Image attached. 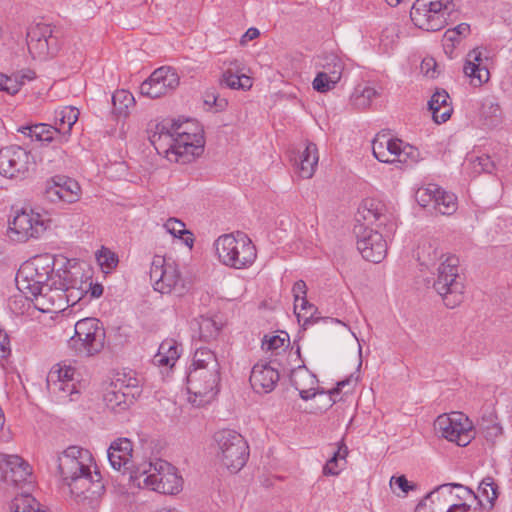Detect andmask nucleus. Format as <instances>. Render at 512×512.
I'll use <instances>...</instances> for the list:
<instances>
[{"label":"nucleus","instance_id":"obj_14","mask_svg":"<svg viewBox=\"0 0 512 512\" xmlns=\"http://www.w3.org/2000/svg\"><path fill=\"white\" fill-rule=\"evenodd\" d=\"M47 227L48 221L40 213L23 209L9 223V234L13 240L25 242L31 238H39Z\"/></svg>","mask_w":512,"mask_h":512},{"label":"nucleus","instance_id":"obj_42","mask_svg":"<svg viewBox=\"0 0 512 512\" xmlns=\"http://www.w3.org/2000/svg\"><path fill=\"white\" fill-rule=\"evenodd\" d=\"M442 256V252L438 251V247L432 243L423 244L418 250V260L427 268L434 265Z\"/></svg>","mask_w":512,"mask_h":512},{"label":"nucleus","instance_id":"obj_13","mask_svg":"<svg viewBox=\"0 0 512 512\" xmlns=\"http://www.w3.org/2000/svg\"><path fill=\"white\" fill-rule=\"evenodd\" d=\"M32 472L29 464L18 455L0 454V480L12 489L31 490Z\"/></svg>","mask_w":512,"mask_h":512},{"label":"nucleus","instance_id":"obj_10","mask_svg":"<svg viewBox=\"0 0 512 512\" xmlns=\"http://www.w3.org/2000/svg\"><path fill=\"white\" fill-rule=\"evenodd\" d=\"M435 431L460 447L467 446L474 438L472 423L461 412L439 415L434 422Z\"/></svg>","mask_w":512,"mask_h":512},{"label":"nucleus","instance_id":"obj_7","mask_svg":"<svg viewBox=\"0 0 512 512\" xmlns=\"http://www.w3.org/2000/svg\"><path fill=\"white\" fill-rule=\"evenodd\" d=\"M433 288L448 308H455L463 300L464 285L459 277V258L449 255L437 268Z\"/></svg>","mask_w":512,"mask_h":512},{"label":"nucleus","instance_id":"obj_28","mask_svg":"<svg viewBox=\"0 0 512 512\" xmlns=\"http://www.w3.org/2000/svg\"><path fill=\"white\" fill-rule=\"evenodd\" d=\"M450 96L444 89H437L428 101V109L432 112L435 123L446 122L452 115L453 108L449 103Z\"/></svg>","mask_w":512,"mask_h":512},{"label":"nucleus","instance_id":"obj_63","mask_svg":"<svg viewBox=\"0 0 512 512\" xmlns=\"http://www.w3.org/2000/svg\"><path fill=\"white\" fill-rule=\"evenodd\" d=\"M243 70H244L243 64L239 60L234 59V60L228 62V67L225 71H231L232 74L241 75V74H243L242 73Z\"/></svg>","mask_w":512,"mask_h":512},{"label":"nucleus","instance_id":"obj_6","mask_svg":"<svg viewBox=\"0 0 512 512\" xmlns=\"http://www.w3.org/2000/svg\"><path fill=\"white\" fill-rule=\"evenodd\" d=\"M217 459L230 473L239 472L249 457V446L245 438L233 429H222L214 434Z\"/></svg>","mask_w":512,"mask_h":512},{"label":"nucleus","instance_id":"obj_43","mask_svg":"<svg viewBox=\"0 0 512 512\" xmlns=\"http://www.w3.org/2000/svg\"><path fill=\"white\" fill-rule=\"evenodd\" d=\"M133 102H134V97L127 90H124V89L117 90L112 95V103H113V107H114V112L118 115H122V114L126 115V113H127L126 110L128 109L129 106H131L133 104Z\"/></svg>","mask_w":512,"mask_h":512},{"label":"nucleus","instance_id":"obj_47","mask_svg":"<svg viewBox=\"0 0 512 512\" xmlns=\"http://www.w3.org/2000/svg\"><path fill=\"white\" fill-rule=\"evenodd\" d=\"M403 142L400 139H393L389 136V147L387 152H389V159L394 162L404 163L406 162V158L408 156V152H406V148H402Z\"/></svg>","mask_w":512,"mask_h":512},{"label":"nucleus","instance_id":"obj_24","mask_svg":"<svg viewBox=\"0 0 512 512\" xmlns=\"http://www.w3.org/2000/svg\"><path fill=\"white\" fill-rule=\"evenodd\" d=\"M290 383L299 392V396L303 400L312 399L317 393L318 379L305 365L291 371Z\"/></svg>","mask_w":512,"mask_h":512},{"label":"nucleus","instance_id":"obj_17","mask_svg":"<svg viewBox=\"0 0 512 512\" xmlns=\"http://www.w3.org/2000/svg\"><path fill=\"white\" fill-rule=\"evenodd\" d=\"M220 366L190 369L187 375V390L195 396L214 397L219 391Z\"/></svg>","mask_w":512,"mask_h":512},{"label":"nucleus","instance_id":"obj_60","mask_svg":"<svg viewBox=\"0 0 512 512\" xmlns=\"http://www.w3.org/2000/svg\"><path fill=\"white\" fill-rule=\"evenodd\" d=\"M436 66V62L433 58H425L423 59L421 63V70L426 75L430 76L431 78L435 77V70L434 67Z\"/></svg>","mask_w":512,"mask_h":512},{"label":"nucleus","instance_id":"obj_23","mask_svg":"<svg viewBox=\"0 0 512 512\" xmlns=\"http://www.w3.org/2000/svg\"><path fill=\"white\" fill-rule=\"evenodd\" d=\"M105 329L102 326L95 327L86 337L69 339V347L77 354L84 356H94L102 351L105 343Z\"/></svg>","mask_w":512,"mask_h":512},{"label":"nucleus","instance_id":"obj_2","mask_svg":"<svg viewBox=\"0 0 512 512\" xmlns=\"http://www.w3.org/2000/svg\"><path fill=\"white\" fill-rule=\"evenodd\" d=\"M186 124L193 127L192 131H184L183 124L174 121L170 130L164 131L165 128L162 127L160 133H155L150 138L156 150H159L157 141L168 140L169 148L165 150V153L170 161L188 163L204 151L203 129L193 121L187 120Z\"/></svg>","mask_w":512,"mask_h":512},{"label":"nucleus","instance_id":"obj_11","mask_svg":"<svg viewBox=\"0 0 512 512\" xmlns=\"http://www.w3.org/2000/svg\"><path fill=\"white\" fill-rule=\"evenodd\" d=\"M353 232L357 238V249L362 257L372 263H380L387 254L386 238L393 233L374 230L364 224H355Z\"/></svg>","mask_w":512,"mask_h":512},{"label":"nucleus","instance_id":"obj_58","mask_svg":"<svg viewBox=\"0 0 512 512\" xmlns=\"http://www.w3.org/2000/svg\"><path fill=\"white\" fill-rule=\"evenodd\" d=\"M10 354V340L8 334L0 329V358H6Z\"/></svg>","mask_w":512,"mask_h":512},{"label":"nucleus","instance_id":"obj_19","mask_svg":"<svg viewBox=\"0 0 512 512\" xmlns=\"http://www.w3.org/2000/svg\"><path fill=\"white\" fill-rule=\"evenodd\" d=\"M129 379L125 384L124 380L117 379L116 382L111 383L110 387L104 394V402L106 407L114 413H121L129 409L134 403L135 393L132 389L138 388L136 379Z\"/></svg>","mask_w":512,"mask_h":512},{"label":"nucleus","instance_id":"obj_64","mask_svg":"<svg viewBox=\"0 0 512 512\" xmlns=\"http://www.w3.org/2000/svg\"><path fill=\"white\" fill-rule=\"evenodd\" d=\"M259 35H260L259 30L255 27H251L242 36L241 43L245 44L247 41H251V40L258 38Z\"/></svg>","mask_w":512,"mask_h":512},{"label":"nucleus","instance_id":"obj_36","mask_svg":"<svg viewBox=\"0 0 512 512\" xmlns=\"http://www.w3.org/2000/svg\"><path fill=\"white\" fill-rule=\"evenodd\" d=\"M59 375L56 372H49L47 376V386L51 393L57 395L59 398L71 396L74 392V384L59 380Z\"/></svg>","mask_w":512,"mask_h":512},{"label":"nucleus","instance_id":"obj_50","mask_svg":"<svg viewBox=\"0 0 512 512\" xmlns=\"http://www.w3.org/2000/svg\"><path fill=\"white\" fill-rule=\"evenodd\" d=\"M97 260L102 269L107 271L115 268L118 264V256L107 248H102L97 255Z\"/></svg>","mask_w":512,"mask_h":512},{"label":"nucleus","instance_id":"obj_12","mask_svg":"<svg viewBox=\"0 0 512 512\" xmlns=\"http://www.w3.org/2000/svg\"><path fill=\"white\" fill-rule=\"evenodd\" d=\"M449 3L440 0H416L410 11V18L415 26L425 31H438L446 21Z\"/></svg>","mask_w":512,"mask_h":512},{"label":"nucleus","instance_id":"obj_48","mask_svg":"<svg viewBox=\"0 0 512 512\" xmlns=\"http://www.w3.org/2000/svg\"><path fill=\"white\" fill-rule=\"evenodd\" d=\"M102 326V323L96 318H84L75 324V333L70 339L86 337L93 328Z\"/></svg>","mask_w":512,"mask_h":512},{"label":"nucleus","instance_id":"obj_30","mask_svg":"<svg viewBox=\"0 0 512 512\" xmlns=\"http://www.w3.org/2000/svg\"><path fill=\"white\" fill-rule=\"evenodd\" d=\"M319 156L316 144L308 142L300 156L299 175L303 179L311 178L318 164Z\"/></svg>","mask_w":512,"mask_h":512},{"label":"nucleus","instance_id":"obj_41","mask_svg":"<svg viewBox=\"0 0 512 512\" xmlns=\"http://www.w3.org/2000/svg\"><path fill=\"white\" fill-rule=\"evenodd\" d=\"M158 355L161 357L160 364L172 365L180 356L177 343L171 339L163 341L159 346Z\"/></svg>","mask_w":512,"mask_h":512},{"label":"nucleus","instance_id":"obj_53","mask_svg":"<svg viewBox=\"0 0 512 512\" xmlns=\"http://www.w3.org/2000/svg\"><path fill=\"white\" fill-rule=\"evenodd\" d=\"M164 227L166 228L167 232L172 234L174 237L182 238L184 234L192 235L188 230L185 229V224L176 218L168 219L164 224Z\"/></svg>","mask_w":512,"mask_h":512},{"label":"nucleus","instance_id":"obj_44","mask_svg":"<svg viewBox=\"0 0 512 512\" xmlns=\"http://www.w3.org/2000/svg\"><path fill=\"white\" fill-rule=\"evenodd\" d=\"M378 95L373 87H364L362 90L356 89L351 100L355 107L365 109L370 106L371 101Z\"/></svg>","mask_w":512,"mask_h":512},{"label":"nucleus","instance_id":"obj_22","mask_svg":"<svg viewBox=\"0 0 512 512\" xmlns=\"http://www.w3.org/2000/svg\"><path fill=\"white\" fill-rule=\"evenodd\" d=\"M279 372L268 363H256L250 374V384L257 393H270L279 381Z\"/></svg>","mask_w":512,"mask_h":512},{"label":"nucleus","instance_id":"obj_38","mask_svg":"<svg viewBox=\"0 0 512 512\" xmlns=\"http://www.w3.org/2000/svg\"><path fill=\"white\" fill-rule=\"evenodd\" d=\"M220 366L216 355L207 348H198L193 356L190 369H202L206 367Z\"/></svg>","mask_w":512,"mask_h":512},{"label":"nucleus","instance_id":"obj_31","mask_svg":"<svg viewBox=\"0 0 512 512\" xmlns=\"http://www.w3.org/2000/svg\"><path fill=\"white\" fill-rule=\"evenodd\" d=\"M66 151L63 144L54 143L52 146L46 144L41 146L40 160L54 169L61 168L65 163Z\"/></svg>","mask_w":512,"mask_h":512},{"label":"nucleus","instance_id":"obj_37","mask_svg":"<svg viewBox=\"0 0 512 512\" xmlns=\"http://www.w3.org/2000/svg\"><path fill=\"white\" fill-rule=\"evenodd\" d=\"M434 209L442 215H452L457 210V198L454 194L439 190Z\"/></svg>","mask_w":512,"mask_h":512},{"label":"nucleus","instance_id":"obj_62","mask_svg":"<svg viewBox=\"0 0 512 512\" xmlns=\"http://www.w3.org/2000/svg\"><path fill=\"white\" fill-rule=\"evenodd\" d=\"M84 289L90 292L92 298H98L103 294V286L99 283L93 284L92 282L85 284Z\"/></svg>","mask_w":512,"mask_h":512},{"label":"nucleus","instance_id":"obj_55","mask_svg":"<svg viewBox=\"0 0 512 512\" xmlns=\"http://www.w3.org/2000/svg\"><path fill=\"white\" fill-rule=\"evenodd\" d=\"M339 463V460L332 455L323 467V474L326 476H337L342 469Z\"/></svg>","mask_w":512,"mask_h":512},{"label":"nucleus","instance_id":"obj_49","mask_svg":"<svg viewBox=\"0 0 512 512\" xmlns=\"http://www.w3.org/2000/svg\"><path fill=\"white\" fill-rule=\"evenodd\" d=\"M23 85V81L19 80V75H11L7 76L5 74L0 73V90L7 92L8 94L14 95L16 94L21 86Z\"/></svg>","mask_w":512,"mask_h":512},{"label":"nucleus","instance_id":"obj_32","mask_svg":"<svg viewBox=\"0 0 512 512\" xmlns=\"http://www.w3.org/2000/svg\"><path fill=\"white\" fill-rule=\"evenodd\" d=\"M319 65L322 67L320 73L328 75L330 79H338L340 81L344 64L337 55L330 53L322 56Z\"/></svg>","mask_w":512,"mask_h":512},{"label":"nucleus","instance_id":"obj_39","mask_svg":"<svg viewBox=\"0 0 512 512\" xmlns=\"http://www.w3.org/2000/svg\"><path fill=\"white\" fill-rule=\"evenodd\" d=\"M220 84L231 89L247 90L252 87V80L245 74L237 75L232 74L231 71H224L220 78Z\"/></svg>","mask_w":512,"mask_h":512},{"label":"nucleus","instance_id":"obj_59","mask_svg":"<svg viewBox=\"0 0 512 512\" xmlns=\"http://www.w3.org/2000/svg\"><path fill=\"white\" fill-rule=\"evenodd\" d=\"M391 485H396L404 493H408L409 490H412L414 488V486L409 485V482L404 475L392 477Z\"/></svg>","mask_w":512,"mask_h":512},{"label":"nucleus","instance_id":"obj_33","mask_svg":"<svg viewBox=\"0 0 512 512\" xmlns=\"http://www.w3.org/2000/svg\"><path fill=\"white\" fill-rule=\"evenodd\" d=\"M454 487H460V485L443 484L438 486L436 489L427 494L426 497L418 503L414 512H440L436 511V509L433 507L435 499L439 500L440 493L444 491H447L449 494H451L452 489Z\"/></svg>","mask_w":512,"mask_h":512},{"label":"nucleus","instance_id":"obj_34","mask_svg":"<svg viewBox=\"0 0 512 512\" xmlns=\"http://www.w3.org/2000/svg\"><path fill=\"white\" fill-rule=\"evenodd\" d=\"M478 494L480 497L479 502L482 504L483 500H485L488 508L492 509L499 495L498 485L493 477L487 476L481 481L478 487Z\"/></svg>","mask_w":512,"mask_h":512},{"label":"nucleus","instance_id":"obj_25","mask_svg":"<svg viewBox=\"0 0 512 512\" xmlns=\"http://www.w3.org/2000/svg\"><path fill=\"white\" fill-rule=\"evenodd\" d=\"M65 290H67V277L59 278L58 288H46L39 296L35 297L40 305L38 309L46 312L51 310L62 311L65 309Z\"/></svg>","mask_w":512,"mask_h":512},{"label":"nucleus","instance_id":"obj_46","mask_svg":"<svg viewBox=\"0 0 512 512\" xmlns=\"http://www.w3.org/2000/svg\"><path fill=\"white\" fill-rule=\"evenodd\" d=\"M440 188L436 184H429L427 187L419 188L416 191L415 198L419 205L426 207L435 204Z\"/></svg>","mask_w":512,"mask_h":512},{"label":"nucleus","instance_id":"obj_16","mask_svg":"<svg viewBox=\"0 0 512 512\" xmlns=\"http://www.w3.org/2000/svg\"><path fill=\"white\" fill-rule=\"evenodd\" d=\"M356 224H364L367 227L375 224L377 228L387 229L388 233H394L397 227L386 205L373 198L365 199L360 204L356 213Z\"/></svg>","mask_w":512,"mask_h":512},{"label":"nucleus","instance_id":"obj_18","mask_svg":"<svg viewBox=\"0 0 512 512\" xmlns=\"http://www.w3.org/2000/svg\"><path fill=\"white\" fill-rule=\"evenodd\" d=\"M179 85L178 74L169 67L156 69L150 77L140 85V93L151 99L159 98L174 90Z\"/></svg>","mask_w":512,"mask_h":512},{"label":"nucleus","instance_id":"obj_20","mask_svg":"<svg viewBox=\"0 0 512 512\" xmlns=\"http://www.w3.org/2000/svg\"><path fill=\"white\" fill-rule=\"evenodd\" d=\"M79 184L66 176L56 175L45 183L44 196L52 203H74L79 198Z\"/></svg>","mask_w":512,"mask_h":512},{"label":"nucleus","instance_id":"obj_27","mask_svg":"<svg viewBox=\"0 0 512 512\" xmlns=\"http://www.w3.org/2000/svg\"><path fill=\"white\" fill-rule=\"evenodd\" d=\"M79 114V110L73 106H65L55 110V125L53 127H56L59 131V144H65L68 141Z\"/></svg>","mask_w":512,"mask_h":512},{"label":"nucleus","instance_id":"obj_4","mask_svg":"<svg viewBox=\"0 0 512 512\" xmlns=\"http://www.w3.org/2000/svg\"><path fill=\"white\" fill-rule=\"evenodd\" d=\"M55 258L50 254L35 256L23 263L15 277L16 285L27 298L37 297L45 289V284L54 272Z\"/></svg>","mask_w":512,"mask_h":512},{"label":"nucleus","instance_id":"obj_35","mask_svg":"<svg viewBox=\"0 0 512 512\" xmlns=\"http://www.w3.org/2000/svg\"><path fill=\"white\" fill-rule=\"evenodd\" d=\"M481 116L486 126L491 128L496 127L501 123L502 110L498 103L487 99L482 104Z\"/></svg>","mask_w":512,"mask_h":512},{"label":"nucleus","instance_id":"obj_61","mask_svg":"<svg viewBox=\"0 0 512 512\" xmlns=\"http://www.w3.org/2000/svg\"><path fill=\"white\" fill-rule=\"evenodd\" d=\"M348 447L344 443L343 440H341L338 443L337 450L333 453V456L339 460V462H343V465L346 463V457L348 456Z\"/></svg>","mask_w":512,"mask_h":512},{"label":"nucleus","instance_id":"obj_29","mask_svg":"<svg viewBox=\"0 0 512 512\" xmlns=\"http://www.w3.org/2000/svg\"><path fill=\"white\" fill-rule=\"evenodd\" d=\"M18 132L36 140L43 145L50 143H59V131L53 125L45 123H37L31 125H24L18 128Z\"/></svg>","mask_w":512,"mask_h":512},{"label":"nucleus","instance_id":"obj_15","mask_svg":"<svg viewBox=\"0 0 512 512\" xmlns=\"http://www.w3.org/2000/svg\"><path fill=\"white\" fill-rule=\"evenodd\" d=\"M35 162L29 151L11 145L0 149V174L6 178H25Z\"/></svg>","mask_w":512,"mask_h":512},{"label":"nucleus","instance_id":"obj_56","mask_svg":"<svg viewBox=\"0 0 512 512\" xmlns=\"http://www.w3.org/2000/svg\"><path fill=\"white\" fill-rule=\"evenodd\" d=\"M285 338H282L278 335L270 337L268 340L265 339L263 341L262 347H266L267 350H278L285 346Z\"/></svg>","mask_w":512,"mask_h":512},{"label":"nucleus","instance_id":"obj_54","mask_svg":"<svg viewBox=\"0 0 512 512\" xmlns=\"http://www.w3.org/2000/svg\"><path fill=\"white\" fill-rule=\"evenodd\" d=\"M292 293L294 296V310L298 309V302L300 298H304L307 295V285L305 281L298 280L292 287Z\"/></svg>","mask_w":512,"mask_h":512},{"label":"nucleus","instance_id":"obj_8","mask_svg":"<svg viewBox=\"0 0 512 512\" xmlns=\"http://www.w3.org/2000/svg\"><path fill=\"white\" fill-rule=\"evenodd\" d=\"M149 275L156 291L162 294L173 291L178 295L184 293V284L178 265L171 258L155 255L151 262Z\"/></svg>","mask_w":512,"mask_h":512},{"label":"nucleus","instance_id":"obj_40","mask_svg":"<svg viewBox=\"0 0 512 512\" xmlns=\"http://www.w3.org/2000/svg\"><path fill=\"white\" fill-rule=\"evenodd\" d=\"M389 135L386 133H378L372 142V151L374 157L383 163H392L389 159Z\"/></svg>","mask_w":512,"mask_h":512},{"label":"nucleus","instance_id":"obj_1","mask_svg":"<svg viewBox=\"0 0 512 512\" xmlns=\"http://www.w3.org/2000/svg\"><path fill=\"white\" fill-rule=\"evenodd\" d=\"M52 460L61 484L68 487L70 495L77 502L92 504L104 494L105 486L100 473L91 472L94 458L88 449L72 445Z\"/></svg>","mask_w":512,"mask_h":512},{"label":"nucleus","instance_id":"obj_3","mask_svg":"<svg viewBox=\"0 0 512 512\" xmlns=\"http://www.w3.org/2000/svg\"><path fill=\"white\" fill-rule=\"evenodd\" d=\"M130 480L139 488H147L162 494H176L182 487V478L176 468L158 459L145 462L131 471Z\"/></svg>","mask_w":512,"mask_h":512},{"label":"nucleus","instance_id":"obj_51","mask_svg":"<svg viewBox=\"0 0 512 512\" xmlns=\"http://www.w3.org/2000/svg\"><path fill=\"white\" fill-rule=\"evenodd\" d=\"M219 332V327L211 319H203L199 325L200 338L204 341L214 339Z\"/></svg>","mask_w":512,"mask_h":512},{"label":"nucleus","instance_id":"obj_52","mask_svg":"<svg viewBox=\"0 0 512 512\" xmlns=\"http://www.w3.org/2000/svg\"><path fill=\"white\" fill-rule=\"evenodd\" d=\"M339 82L338 79H330L328 78V75L323 73H318L316 77L313 80V88L317 92H327L335 87V85Z\"/></svg>","mask_w":512,"mask_h":512},{"label":"nucleus","instance_id":"obj_9","mask_svg":"<svg viewBox=\"0 0 512 512\" xmlns=\"http://www.w3.org/2000/svg\"><path fill=\"white\" fill-rule=\"evenodd\" d=\"M26 43L32 58L40 61L54 57L60 50L54 27L46 23L30 25L26 33Z\"/></svg>","mask_w":512,"mask_h":512},{"label":"nucleus","instance_id":"obj_26","mask_svg":"<svg viewBox=\"0 0 512 512\" xmlns=\"http://www.w3.org/2000/svg\"><path fill=\"white\" fill-rule=\"evenodd\" d=\"M463 71L474 86H481L489 80L490 73L483 65L482 52L479 48H475L467 54Z\"/></svg>","mask_w":512,"mask_h":512},{"label":"nucleus","instance_id":"obj_5","mask_svg":"<svg viewBox=\"0 0 512 512\" xmlns=\"http://www.w3.org/2000/svg\"><path fill=\"white\" fill-rule=\"evenodd\" d=\"M219 260L226 266L243 269L252 265L257 253L251 239L243 232L225 234L215 241Z\"/></svg>","mask_w":512,"mask_h":512},{"label":"nucleus","instance_id":"obj_57","mask_svg":"<svg viewBox=\"0 0 512 512\" xmlns=\"http://www.w3.org/2000/svg\"><path fill=\"white\" fill-rule=\"evenodd\" d=\"M50 372H56V375L60 376L59 380L69 383H71L74 375V369L71 366H59L57 369L53 368Z\"/></svg>","mask_w":512,"mask_h":512},{"label":"nucleus","instance_id":"obj_45","mask_svg":"<svg viewBox=\"0 0 512 512\" xmlns=\"http://www.w3.org/2000/svg\"><path fill=\"white\" fill-rule=\"evenodd\" d=\"M64 274L67 277V290H65V306H74L76 305L87 293V290L83 288V286L77 288L71 284L70 281V271L64 270Z\"/></svg>","mask_w":512,"mask_h":512},{"label":"nucleus","instance_id":"obj_21","mask_svg":"<svg viewBox=\"0 0 512 512\" xmlns=\"http://www.w3.org/2000/svg\"><path fill=\"white\" fill-rule=\"evenodd\" d=\"M133 445L128 438H119L114 440L107 451L108 460L111 467L117 471H133L132 465Z\"/></svg>","mask_w":512,"mask_h":512}]
</instances>
